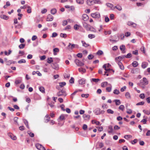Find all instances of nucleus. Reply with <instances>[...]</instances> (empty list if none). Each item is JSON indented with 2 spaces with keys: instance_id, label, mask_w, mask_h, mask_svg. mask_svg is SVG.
<instances>
[{
  "instance_id": "f257e3e1",
  "label": "nucleus",
  "mask_w": 150,
  "mask_h": 150,
  "mask_svg": "<svg viewBox=\"0 0 150 150\" xmlns=\"http://www.w3.org/2000/svg\"><path fill=\"white\" fill-rule=\"evenodd\" d=\"M148 84V81L147 79L145 77H144L142 79L140 80L139 85L140 86H141V85L145 86L147 85Z\"/></svg>"
},
{
  "instance_id": "f03ea898",
  "label": "nucleus",
  "mask_w": 150,
  "mask_h": 150,
  "mask_svg": "<svg viewBox=\"0 0 150 150\" xmlns=\"http://www.w3.org/2000/svg\"><path fill=\"white\" fill-rule=\"evenodd\" d=\"M57 95L58 96H63L64 97H65L67 96V94L65 90L63 89L60 90L57 93Z\"/></svg>"
},
{
  "instance_id": "7ed1b4c3",
  "label": "nucleus",
  "mask_w": 150,
  "mask_h": 150,
  "mask_svg": "<svg viewBox=\"0 0 150 150\" xmlns=\"http://www.w3.org/2000/svg\"><path fill=\"white\" fill-rule=\"evenodd\" d=\"M75 47H76L78 48L79 47V46L77 44H72L69 43L67 48L69 50H71Z\"/></svg>"
},
{
  "instance_id": "20e7f679",
  "label": "nucleus",
  "mask_w": 150,
  "mask_h": 150,
  "mask_svg": "<svg viewBox=\"0 0 150 150\" xmlns=\"http://www.w3.org/2000/svg\"><path fill=\"white\" fill-rule=\"evenodd\" d=\"M95 114L96 115H98L100 114H103L104 112V111L102 110L100 111V109L97 108L94 111Z\"/></svg>"
},
{
  "instance_id": "39448f33",
  "label": "nucleus",
  "mask_w": 150,
  "mask_h": 150,
  "mask_svg": "<svg viewBox=\"0 0 150 150\" xmlns=\"http://www.w3.org/2000/svg\"><path fill=\"white\" fill-rule=\"evenodd\" d=\"M91 15L93 18L97 19L99 18L100 17V15L99 13L98 12L92 13Z\"/></svg>"
},
{
  "instance_id": "423d86ee",
  "label": "nucleus",
  "mask_w": 150,
  "mask_h": 150,
  "mask_svg": "<svg viewBox=\"0 0 150 150\" xmlns=\"http://www.w3.org/2000/svg\"><path fill=\"white\" fill-rule=\"evenodd\" d=\"M74 62L78 66H82L84 65V64L83 62H81L78 59H76L74 61Z\"/></svg>"
},
{
  "instance_id": "0eeeda50",
  "label": "nucleus",
  "mask_w": 150,
  "mask_h": 150,
  "mask_svg": "<svg viewBox=\"0 0 150 150\" xmlns=\"http://www.w3.org/2000/svg\"><path fill=\"white\" fill-rule=\"evenodd\" d=\"M83 117L85 120L88 121L90 119V116L88 115L84 114L83 115Z\"/></svg>"
},
{
  "instance_id": "6e6552de",
  "label": "nucleus",
  "mask_w": 150,
  "mask_h": 150,
  "mask_svg": "<svg viewBox=\"0 0 150 150\" xmlns=\"http://www.w3.org/2000/svg\"><path fill=\"white\" fill-rule=\"evenodd\" d=\"M51 65L52 68L55 69L57 70L59 68L58 65L56 62L52 64Z\"/></svg>"
},
{
  "instance_id": "1a4fd4ad",
  "label": "nucleus",
  "mask_w": 150,
  "mask_h": 150,
  "mask_svg": "<svg viewBox=\"0 0 150 150\" xmlns=\"http://www.w3.org/2000/svg\"><path fill=\"white\" fill-rule=\"evenodd\" d=\"M53 19V17L50 14H49L46 19V21H52Z\"/></svg>"
},
{
  "instance_id": "9d476101",
  "label": "nucleus",
  "mask_w": 150,
  "mask_h": 150,
  "mask_svg": "<svg viewBox=\"0 0 150 150\" xmlns=\"http://www.w3.org/2000/svg\"><path fill=\"white\" fill-rule=\"evenodd\" d=\"M83 27L88 30L91 26L84 22H83Z\"/></svg>"
},
{
  "instance_id": "9b49d317",
  "label": "nucleus",
  "mask_w": 150,
  "mask_h": 150,
  "mask_svg": "<svg viewBox=\"0 0 150 150\" xmlns=\"http://www.w3.org/2000/svg\"><path fill=\"white\" fill-rule=\"evenodd\" d=\"M8 135L12 139L14 140H16L17 139L16 137L11 133H8Z\"/></svg>"
},
{
  "instance_id": "f8f14e48",
  "label": "nucleus",
  "mask_w": 150,
  "mask_h": 150,
  "mask_svg": "<svg viewBox=\"0 0 150 150\" xmlns=\"http://www.w3.org/2000/svg\"><path fill=\"white\" fill-rule=\"evenodd\" d=\"M108 132L109 134L112 133L113 132V129L112 126L110 125L108 127Z\"/></svg>"
},
{
  "instance_id": "ddd939ff",
  "label": "nucleus",
  "mask_w": 150,
  "mask_h": 150,
  "mask_svg": "<svg viewBox=\"0 0 150 150\" xmlns=\"http://www.w3.org/2000/svg\"><path fill=\"white\" fill-rule=\"evenodd\" d=\"M106 5L108 7L110 8L111 10H114V6L113 4L110 3H107L106 4Z\"/></svg>"
},
{
  "instance_id": "4468645a",
  "label": "nucleus",
  "mask_w": 150,
  "mask_h": 150,
  "mask_svg": "<svg viewBox=\"0 0 150 150\" xmlns=\"http://www.w3.org/2000/svg\"><path fill=\"white\" fill-rule=\"evenodd\" d=\"M117 63L118 64V66H119V67H120V68L121 70H124V67L122 64V63H121V62H120V61H118V62H117Z\"/></svg>"
},
{
  "instance_id": "2eb2a0df",
  "label": "nucleus",
  "mask_w": 150,
  "mask_h": 150,
  "mask_svg": "<svg viewBox=\"0 0 150 150\" xmlns=\"http://www.w3.org/2000/svg\"><path fill=\"white\" fill-rule=\"evenodd\" d=\"M120 49L121 51H122V53H125V45H122L120 47Z\"/></svg>"
},
{
  "instance_id": "dca6fc26",
  "label": "nucleus",
  "mask_w": 150,
  "mask_h": 150,
  "mask_svg": "<svg viewBox=\"0 0 150 150\" xmlns=\"http://www.w3.org/2000/svg\"><path fill=\"white\" fill-rule=\"evenodd\" d=\"M83 19L84 21H86L88 18V16L86 14H83L82 16Z\"/></svg>"
},
{
  "instance_id": "f3484780",
  "label": "nucleus",
  "mask_w": 150,
  "mask_h": 150,
  "mask_svg": "<svg viewBox=\"0 0 150 150\" xmlns=\"http://www.w3.org/2000/svg\"><path fill=\"white\" fill-rule=\"evenodd\" d=\"M86 79L84 78H82L81 79L79 80V84H83L85 83Z\"/></svg>"
},
{
  "instance_id": "a211bd4d",
  "label": "nucleus",
  "mask_w": 150,
  "mask_h": 150,
  "mask_svg": "<svg viewBox=\"0 0 150 150\" xmlns=\"http://www.w3.org/2000/svg\"><path fill=\"white\" fill-rule=\"evenodd\" d=\"M59 51V49L57 48H55L53 49V54L54 55H56L57 54L56 53V52H58Z\"/></svg>"
},
{
  "instance_id": "6ab92c4d",
  "label": "nucleus",
  "mask_w": 150,
  "mask_h": 150,
  "mask_svg": "<svg viewBox=\"0 0 150 150\" xmlns=\"http://www.w3.org/2000/svg\"><path fill=\"white\" fill-rule=\"evenodd\" d=\"M148 65V64L147 63L144 62L142 63V67L143 69H145L147 67Z\"/></svg>"
},
{
  "instance_id": "aec40b11",
  "label": "nucleus",
  "mask_w": 150,
  "mask_h": 150,
  "mask_svg": "<svg viewBox=\"0 0 150 150\" xmlns=\"http://www.w3.org/2000/svg\"><path fill=\"white\" fill-rule=\"evenodd\" d=\"M0 18L3 19L5 20H8V17L5 15L2 14L0 16Z\"/></svg>"
},
{
  "instance_id": "412c9836",
  "label": "nucleus",
  "mask_w": 150,
  "mask_h": 150,
  "mask_svg": "<svg viewBox=\"0 0 150 150\" xmlns=\"http://www.w3.org/2000/svg\"><path fill=\"white\" fill-rule=\"evenodd\" d=\"M88 30L90 31L94 32H96V30L93 27L91 26H90Z\"/></svg>"
},
{
  "instance_id": "4be33fe9",
  "label": "nucleus",
  "mask_w": 150,
  "mask_h": 150,
  "mask_svg": "<svg viewBox=\"0 0 150 150\" xmlns=\"http://www.w3.org/2000/svg\"><path fill=\"white\" fill-rule=\"evenodd\" d=\"M78 70L80 72H81L82 74L85 73L86 72V70L85 69H83V68H79Z\"/></svg>"
},
{
  "instance_id": "5701e85b",
  "label": "nucleus",
  "mask_w": 150,
  "mask_h": 150,
  "mask_svg": "<svg viewBox=\"0 0 150 150\" xmlns=\"http://www.w3.org/2000/svg\"><path fill=\"white\" fill-rule=\"evenodd\" d=\"M81 42L82 43V46L86 47H87L89 46V44L86 43L84 41H81Z\"/></svg>"
},
{
  "instance_id": "b1692460",
  "label": "nucleus",
  "mask_w": 150,
  "mask_h": 150,
  "mask_svg": "<svg viewBox=\"0 0 150 150\" xmlns=\"http://www.w3.org/2000/svg\"><path fill=\"white\" fill-rule=\"evenodd\" d=\"M87 4L89 6L92 5L93 3V1L92 0H87Z\"/></svg>"
},
{
  "instance_id": "393cba45",
  "label": "nucleus",
  "mask_w": 150,
  "mask_h": 150,
  "mask_svg": "<svg viewBox=\"0 0 150 150\" xmlns=\"http://www.w3.org/2000/svg\"><path fill=\"white\" fill-rule=\"evenodd\" d=\"M139 69L138 68L132 69L131 71V73L132 74H135L138 71Z\"/></svg>"
},
{
  "instance_id": "a878e982",
  "label": "nucleus",
  "mask_w": 150,
  "mask_h": 150,
  "mask_svg": "<svg viewBox=\"0 0 150 150\" xmlns=\"http://www.w3.org/2000/svg\"><path fill=\"white\" fill-rule=\"evenodd\" d=\"M114 9H115V8H116L118 10L120 11L122 9V8L119 5H117V6H114Z\"/></svg>"
},
{
  "instance_id": "bb28decb",
  "label": "nucleus",
  "mask_w": 150,
  "mask_h": 150,
  "mask_svg": "<svg viewBox=\"0 0 150 150\" xmlns=\"http://www.w3.org/2000/svg\"><path fill=\"white\" fill-rule=\"evenodd\" d=\"M125 96L127 99H130L131 98L130 93L128 92H127L125 93Z\"/></svg>"
},
{
  "instance_id": "cd10ccee",
  "label": "nucleus",
  "mask_w": 150,
  "mask_h": 150,
  "mask_svg": "<svg viewBox=\"0 0 150 150\" xmlns=\"http://www.w3.org/2000/svg\"><path fill=\"white\" fill-rule=\"evenodd\" d=\"M114 101L115 102L116 105H119L121 104V102L119 100L115 99Z\"/></svg>"
},
{
  "instance_id": "c85d7f7f",
  "label": "nucleus",
  "mask_w": 150,
  "mask_h": 150,
  "mask_svg": "<svg viewBox=\"0 0 150 150\" xmlns=\"http://www.w3.org/2000/svg\"><path fill=\"white\" fill-rule=\"evenodd\" d=\"M132 65L133 67H136L138 65V63L137 62L135 61L133 62L132 63Z\"/></svg>"
},
{
  "instance_id": "c756f323",
  "label": "nucleus",
  "mask_w": 150,
  "mask_h": 150,
  "mask_svg": "<svg viewBox=\"0 0 150 150\" xmlns=\"http://www.w3.org/2000/svg\"><path fill=\"white\" fill-rule=\"evenodd\" d=\"M108 84L107 82H104L101 83V86L102 87H105Z\"/></svg>"
},
{
  "instance_id": "7c9ffc66",
  "label": "nucleus",
  "mask_w": 150,
  "mask_h": 150,
  "mask_svg": "<svg viewBox=\"0 0 150 150\" xmlns=\"http://www.w3.org/2000/svg\"><path fill=\"white\" fill-rule=\"evenodd\" d=\"M109 85H110V87H107L106 88V90L107 91L109 92H110L112 89V86L110 84H109Z\"/></svg>"
},
{
  "instance_id": "2f4dec72",
  "label": "nucleus",
  "mask_w": 150,
  "mask_h": 150,
  "mask_svg": "<svg viewBox=\"0 0 150 150\" xmlns=\"http://www.w3.org/2000/svg\"><path fill=\"white\" fill-rule=\"evenodd\" d=\"M122 59L121 56H119L118 57H116L115 59V60L116 62H117L118 61H120Z\"/></svg>"
},
{
  "instance_id": "473e14b6",
  "label": "nucleus",
  "mask_w": 150,
  "mask_h": 150,
  "mask_svg": "<svg viewBox=\"0 0 150 150\" xmlns=\"http://www.w3.org/2000/svg\"><path fill=\"white\" fill-rule=\"evenodd\" d=\"M100 80V79H98L93 78L91 79V81L97 83Z\"/></svg>"
},
{
  "instance_id": "72a5a7b5",
  "label": "nucleus",
  "mask_w": 150,
  "mask_h": 150,
  "mask_svg": "<svg viewBox=\"0 0 150 150\" xmlns=\"http://www.w3.org/2000/svg\"><path fill=\"white\" fill-rule=\"evenodd\" d=\"M26 60L24 59H21L18 61V63L19 64H21L22 63H25Z\"/></svg>"
},
{
  "instance_id": "f704fd0d",
  "label": "nucleus",
  "mask_w": 150,
  "mask_h": 150,
  "mask_svg": "<svg viewBox=\"0 0 150 150\" xmlns=\"http://www.w3.org/2000/svg\"><path fill=\"white\" fill-rule=\"evenodd\" d=\"M20 78V79H17L16 80L15 82V84H18L21 82L22 80L21 78Z\"/></svg>"
},
{
  "instance_id": "c9c22d12",
  "label": "nucleus",
  "mask_w": 150,
  "mask_h": 150,
  "mask_svg": "<svg viewBox=\"0 0 150 150\" xmlns=\"http://www.w3.org/2000/svg\"><path fill=\"white\" fill-rule=\"evenodd\" d=\"M53 61L52 57L48 58L47 59V62L48 63L50 64L53 62Z\"/></svg>"
},
{
  "instance_id": "e433bc0d",
  "label": "nucleus",
  "mask_w": 150,
  "mask_h": 150,
  "mask_svg": "<svg viewBox=\"0 0 150 150\" xmlns=\"http://www.w3.org/2000/svg\"><path fill=\"white\" fill-rule=\"evenodd\" d=\"M57 10L55 8H53L51 10V13L53 15L55 14Z\"/></svg>"
},
{
  "instance_id": "4c0bfd02",
  "label": "nucleus",
  "mask_w": 150,
  "mask_h": 150,
  "mask_svg": "<svg viewBox=\"0 0 150 150\" xmlns=\"http://www.w3.org/2000/svg\"><path fill=\"white\" fill-rule=\"evenodd\" d=\"M39 90L42 93H44L45 92V89L43 87H39Z\"/></svg>"
},
{
  "instance_id": "58836bf2",
  "label": "nucleus",
  "mask_w": 150,
  "mask_h": 150,
  "mask_svg": "<svg viewBox=\"0 0 150 150\" xmlns=\"http://www.w3.org/2000/svg\"><path fill=\"white\" fill-rule=\"evenodd\" d=\"M107 112L108 114H113L114 112L111 109H108L107 110Z\"/></svg>"
},
{
  "instance_id": "ea45409f",
  "label": "nucleus",
  "mask_w": 150,
  "mask_h": 150,
  "mask_svg": "<svg viewBox=\"0 0 150 150\" xmlns=\"http://www.w3.org/2000/svg\"><path fill=\"white\" fill-rule=\"evenodd\" d=\"M45 119L48 122L50 120V117L48 115H47L45 117Z\"/></svg>"
},
{
  "instance_id": "a19ab883",
  "label": "nucleus",
  "mask_w": 150,
  "mask_h": 150,
  "mask_svg": "<svg viewBox=\"0 0 150 150\" xmlns=\"http://www.w3.org/2000/svg\"><path fill=\"white\" fill-rule=\"evenodd\" d=\"M42 146V145L39 144L38 143L36 144L35 146L36 148L39 150L40 149V147Z\"/></svg>"
},
{
  "instance_id": "79ce46f5",
  "label": "nucleus",
  "mask_w": 150,
  "mask_h": 150,
  "mask_svg": "<svg viewBox=\"0 0 150 150\" xmlns=\"http://www.w3.org/2000/svg\"><path fill=\"white\" fill-rule=\"evenodd\" d=\"M25 44H21L18 46L19 48L20 49H23L25 47Z\"/></svg>"
},
{
  "instance_id": "37998d69",
  "label": "nucleus",
  "mask_w": 150,
  "mask_h": 150,
  "mask_svg": "<svg viewBox=\"0 0 150 150\" xmlns=\"http://www.w3.org/2000/svg\"><path fill=\"white\" fill-rule=\"evenodd\" d=\"M88 38L91 39H92L95 37V35L93 34H90L88 35Z\"/></svg>"
},
{
  "instance_id": "c03bdc74",
  "label": "nucleus",
  "mask_w": 150,
  "mask_h": 150,
  "mask_svg": "<svg viewBox=\"0 0 150 150\" xmlns=\"http://www.w3.org/2000/svg\"><path fill=\"white\" fill-rule=\"evenodd\" d=\"M77 3L79 4H82L84 3L83 0H76Z\"/></svg>"
},
{
  "instance_id": "a18cd8bd",
  "label": "nucleus",
  "mask_w": 150,
  "mask_h": 150,
  "mask_svg": "<svg viewBox=\"0 0 150 150\" xmlns=\"http://www.w3.org/2000/svg\"><path fill=\"white\" fill-rule=\"evenodd\" d=\"M98 55H101L103 54V52L101 50H99L96 53Z\"/></svg>"
},
{
  "instance_id": "49530a36",
  "label": "nucleus",
  "mask_w": 150,
  "mask_h": 150,
  "mask_svg": "<svg viewBox=\"0 0 150 150\" xmlns=\"http://www.w3.org/2000/svg\"><path fill=\"white\" fill-rule=\"evenodd\" d=\"M27 8L28 9L27 10V12L28 13H30L31 12V11L30 6H27Z\"/></svg>"
},
{
  "instance_id": "de8ad7c7",
  "label": "nucleus",
  "mask_w": 150,
  "mask_h": 150,
  "mask_svg": "<svg viewBox=\"0 0 150 150\" xmlns=\"http://www.w3.org/2000/svg\"><path fill=\"white\" fill-rule=\"evenodd\" d=\"M119 91L117 89H115L113 91V93L116 95H118L120 93Z\"/></svg>"
},
{
  "instance_id": "09e8293b",
  "label": "nucleus",
  "mask_w": 150,
  "mask_h": 150,
  "mask_svg": "<svg viewBox=\"0 0 150 150\" xmlns=\"http://www.w3.org/2000/svg\"><path fill=\"white\" fill-rule=\"evenodd\" d=\"M89 94H82L81 95V96L82 97H85L86 98H87L89 96Z\"/></svg>"
},
{
  "instance_id": "8fccbe9b",
  "label": "nucleus",
  "mask_w": 150,
  "mask_h": 150,
  "mask_svg": "<svg viewBox=\"0 0 150 150\" xmlns=\"http://www.w3.org/2000/svg\"><path fill=\"white\" fill-rule=\"evenodd\" d=\"M66 84V83L64 82H60L59 83V86L61 87H63Z\"/></svg>"
},
{
  "instance_id": "3c124183",
  "label": "nucleus",
  "mask_w": 150,
  "mask_h": 150,
  "mask_svg": "<svg viewBox=\"0 0 150 150\" xmlns=\"http://www.w3.org/2000/svg\"><path fill=\"white\" fill-rule=\"evenodd\" d=\"M124 106L123 105H120L119 108V109L122 111L124 110Z\"/></svg>"
},
{
  "instance_id": "603ef678",
  "label": "nucleus",
  "mask_w": 150,
  "mask_h": 150,
  "mask_svg": "<svg viewBox=\"0 0 150 150\" xmlns=\"http://www.w3.org/2000/svg\"><path fill=\"white\" fill-rule=\"evenodd\" d=\"M60 36L62 38H66L67 37V35L66 34H64L62 33H61L60 34Z\"/></svg>"
},
{
  "instance_id": "864d4df0",
  "label": "nucleus",
  "mask_w": 150,
  "mask_h": 150,
  "mask_svg": "<svg viewBox=\"0 0 150 150\" xmlns=\"http://www.w3.org/2000/svg\"><path fill=\"white\" fill-rule=\"evenodd\" d=\"M59 119L60 120V121H63L64 119V115H61L59 117Z\"/></svg>"
},
{
  "instance_id": "5fc2aeb1",
  "label": "nucleus",
  "mask_w": 150,
  "mask_h": 150,
  "mask_svg": "<svg viewBox=\"0 0 150 150\" xmlns=\"http://www.w3.org/2000/svg\"><path fill=\"white\" fill-rule=\"evenodd\" d=\"M93 3L95 4H100L101 1L100 0H93Z\"/></svg>"
},
{
  "instance_id": "6e6d98bb",
  "label": "nucleus",
  "mask_w": 150,
  "mask_h": 150,
  "mask_svg": "<svg viewBox=\"0 0 150 150\" xmlns=\"http://www.w3.org/2000/svg\"><path fill=\"white\" fill-rule=\"evenodd\" d=\"M137 142V139H135L133 141H131V143L132 144H134Z\"/></svg>"
},
{
  "instance_id": "4d7b16f0",
  "label": "nucleus",
  "mask_w": 150,
  "mask_h": 150,
  "mask_svg": "<svg viewBox=\"0 0 150 150\" xmlns=\"http://www.w3.org/2000/svg\"><path fill=\"white\" fill-rule=\"evenodd\" d=\"M69 82L70 83H73L74 82V78L71 77V79L69 80Z\"/></svg>"
},
{
  "instance_id": "13d9d810",
  "label": "nucleus",
  "mask_w": 150,
  "mask_h": 150,
  "mask_svg": "<svg viewBox=\"0 0 150 150\" xmlns=\"http://www.w3.org/2000/svg\"><path fill=\"white\" fill-rule=\"evenodd\" d=\"M144 101H141L139 102L136 104V105H143L144 104Z\"/></svg>"
},
{
  "instance_id": "bf43d9fd",
  "label": "nucleus",
  "mask_w": 150,
  "mask_h": 150,
  "mask_svg": "<svg viewBox=\"0 0 150 150\" xmlns=\"http://www.w3.org/2000/svg\"><path fill=\"white\" fill-rule=\"evenodd\" d=\"M87 128V125L86 124H84L83 125V127H82V128L84 130H86Z\"/></svg>"
},
{
  "instance_id": "052dcab7",
  "label": "nucleus",
  "mask_w": 150,
  "mask_h": 150,
  "mask_svg": "<svg viewBox=\"0 0 150 150\" xmlns=\"http://www.w3.org/2000/svg\"><path fill=\"white\" fill-rule=\"evenodd\" d=\"M79 26L77 24L75 25L74 26V28L76 30H77L79 29Z\"/></svg>"
},
{
  "instance_id": "680f3d73",
  "label": "nucleus",
  "mask_w": 150,
  "mask_h": 150,
  "mask_svg": "<svg viewBox=\"0 0 150 150\" xmlns=\"http://www.w3.org/2000/svg\"><path fill=\"white\" fill-rule=\"evenodd\" d=\"M94 56H93L91 54H89L88 57V58L89 59H91L93 58Z\"/></svg>"
},
{
  "instance_id": "e2e57ef3",
  "label": "nucleus",
  "mask_w": 150,
  "mask_h": 150,
  "mask_svg": "<svg viewBox=\"0 0 150 150\" xmlns=\"http://www.w3.org/2000/svg\"><path fill=\"white\" fill-rule=\"evenodd\" d=\"M126 58H129L132 57V54L130 53H128L126 55Z\"/></svg>"
},
{
  "instance_id": "0e129e2a",
  "label": "nucleus",
  "mask_w": 150,
  "mask_h": 150,
  "mask_svg": "<svg viewBox=\"0 0 150 150\" xmlns=\"http://www.w3.org/2000/svg\"><path fill=\"white\" fill-rule=\"evenodd\" d=\"M132 54L135 55H137L138 54V50H136L134 51H133Z\"/></svg>"
},
{
  "instance_id": "69168bd1",
  "label": "nucleus",
  "mask_w": 150,
  "mask_h": 150,
  "mask_svg": "<svg viewBox=\"0 0 150 150\" xmlns=\"http://www.w3.org/2000/svg\"><path fill=\"white\" fill-rule=\"evenodd\" d=\"M57 35V33L54 32L52 33V38L55 37Z\"/></svg>"
},
{
  "instance_id": "338daca9",
  "label": "nucleus",
  "mask_w": 150,
  "mask_h": 150,
  "mask_svg": "<svg viewBox=\"0 0 150 150\" xmlns=\"http://www.w3.org/2000/svg\"><path fill=\"white\" fill-rule=\"evenodd\" d=\"M114 15L113 14H111L110 15V18L111 20H113L114 19Z\"/></svg>"
},
{
  "instance_id": "774afa93",
  "label": "nucleus",
  "mask_w": 150,
  "mask_h": 150,
  "mask_svg": "<svg viewBox=\"0 0 150 150\" xmlns=\"http://www.w3.org/2000/svg\"><path fill=\"white\" fill-rule=\"evenodd\" d=\"M37 38V37L35 35L33 36L32 38V40L33 41L35 40Z\"/></svg>"
}]
</instances>
